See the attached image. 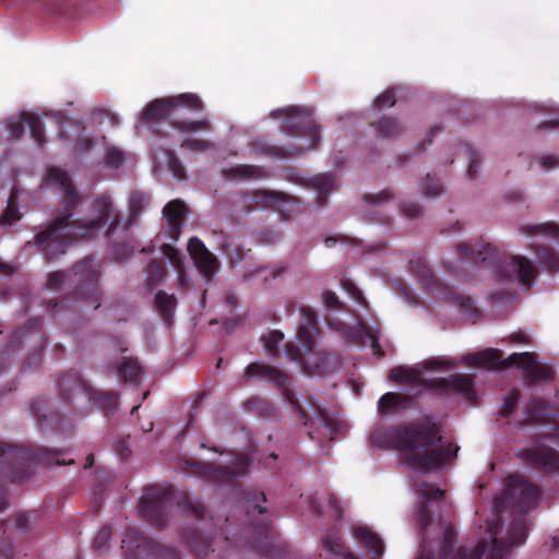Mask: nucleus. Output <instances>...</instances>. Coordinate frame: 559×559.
Segmentation results:
<instances>
[{
    "instance_id": "f257e3e1",
    "label": "nucleus",
    "mask_w": 559,
    "mask_h": 559,
    "mask_svg": "<svg viewBox=\"0 0 559 559\" xmlns=\"http://www.w3.org/2000/svg\"><path fill=\"white\" fill-rule=\"evenodd\" d=\"M504 487V493L496 498L492 508L479 515L473 538L467 544L457 545L453 527L447 524L442 542L432 557L421 552L417 559H503L511 546L523 543L526 530L523 522H516L504 532L500 511L509 504L528 509L538 497L537 487L521 475L509 476Z\"/></svg>"
},
{
    "instance_id": "f03ea898",
    "label": "nucleus",
    "mask_w": 559,
    "mask_h": 559,
    "mask_svg": "<svg viewBox=\"0 0 559 559\" xmlns=\"http://www.w3.org/2000/svg\"><path fill=\"white\" fill-rule=\"evenodd\" d=\"M370 441L378 449L397 450L403 465L421 472L442 468L459 451V447L441 438L436 424L427 418L404 428L379 426L371 432Z\"/></svg>"
},
{
    "instance_id": "7ed1b4c3",
    "label": "nucleus",
    "mask_w": 559,
    "mask_h": 559,
    "mask_svg": "<svg viewBox=\"0 0 559 559\" xmlns=\"http://www.w3.org/2000/svg\"><path fill=\"white\" fill-rule=\"evenodd\" d=\"M117 215L112 210L110 199L102 197L97 200L93 216L83 222H70L68 216L56 218L53 224L37 236L36 243L48 257H56L66 251V246L72 239H95L105 237L112 231Z\"/></svg>"
},
{
    "instance_id": "20e7f679",
    "label": "nucleus",
    "mask_w": 559,
    "mask_h": 559,
    "mask_svg": "<svg viewBox=\"0 0 559 559\" xmlns=\"http://www.w3.org/2000/svg\"><path fill=\"white\" fill-rule=\"evenodd\" d=\"M456 360L451 357H432L421 364V368L399 367L391 370L390 379L393 382L407 384L412 388H420L423 382L430 381L433 389L441 393H460L467 400H474L472 380L468 376H455L451 380L435 378V373H443L456 366Z\"/></svg>"
},
{
    "instance_id": "39448f33",
    "label": "nucleus",
    "mask_w": 559,
    "mask_h": 559,
    "mask_svg": "<svg viewBox=\"0 0 559 559\" xmlns=\"http://www.w3.org/2000/svg\"><path fill=\"white\" fill-rule=\"evenodd\" d=\"M467 366L496 369L499 366H518L526 377L532 380H546L552 374L551 368L537 360L532 353H513L503 358L502 353L496 348L465 355L461 358Z\"/></svg>"
},
{
    "instance_id": "423d86ee",
    "label": "nucleus",
    "mask_w": 559,
    "mask_h": 559,
    "mask_svg": "<svg viewBox=\"0 0 559 559\" xmlns=\"http://www.w3.org/2000/svg\"><path fill=\"white\" fill-rule=\"evenodd\" d=\"M304 325L299 328L297 332L298 342L302 345L305 356L301 350L293 345L285 348L286 355L294 361L300 364L305 369L310 371H320L324 369V362L326 357L320 353L314 352V343L318 336V330L316 328V316L314 313L306 309L302 312Z\"/></svg>"
},
{
    "instance_id": "0eeeda50",
    "label": "nucleus",
    "mask_w": 559,
    "mask_h": 559,
    "mask_svg": "<svg viewBox=\"0 0 559 559\" xmlns=\"http://www.w3.org/2000/svg\"><path fill=\"white\" fill-rule=\"evenodd\" d=\"M201 111L203 104L200 97L193 93H183L176 96L157 98L151 102L140 114L142 121H152L175 114L179 110Z\"/></svg>"
},
{
    "instance_id": "6e6552de",
    "label": "nucleus",
    "mask_w": 559,
    "mask_h": 559,
    "mask_svg": "<svg viewBox=\"0 0 559 559\" xmlns=\"http://www.w3.org/2000/svg\"><path fill=\"white\" fill-rule=\"evenodd\" d=\"M274 117L282 119V128L285 130L297 129L302 134H309L313 146L319 139L317 126L311 120L309 111L296 107H287L273 112Z\"/></svg>"
},
{
    "instance_id": "1a4fd4ad",
    "label": "nucleus",
    "mask_w": 559,
    "mask_h": 559,
    "mask_svg": "<svg viewBox=\"0 0 559 559\" xmlns=\"http://www.w3.org/2000/svg\"><path fill=\"white\" fill-rule=\"evenodd\" d=\"M182 134L180 136L181 146L192 153L205 152L212 147L211 143L200 138L203 132L210 131V122L201 119L194 122L178 123Z\"/></svg>"
},
{
    "instance_id": "9d476101",
    "label": "nucleus",
    "mask_w": 559,
    "mask_h": 559,
    "mask_svg": "<svg viewBox=\"0 0 559 559\" xmlns=\"http://www.w3.org/2000/svg\"><path fill=\"white\" fill-rule=\"evenodd\" d=\"M501 272L504 278L515 280L523 286L530 285L536 275V269L522 255L507 258L502 262Z\"/></svg>"
},
{
    "instance_id": "9b49d317",
    "label": "nucleus",
    "mask_w": 559,
    "mask_h": 559,
    "mask_svg": "<svg viewBox=\"0 0 559 559\" xmlns=\"http://www.w3.org/2000/svg\"><path fill=\"white\" fill-rule=\"evenodd\" d=\"M24 126H27L35 141L38 143L43 142L40 120L36 115L31 112L12 117L5 121V131L9 138L12 140L19 139L24 132Z\"/></svg>"
},
{
    "instance_id": "f8f14e48",
    "label": "nucleus",
    "mask_w": 559,
    "mask_h": 559,
    "mask_svg": "<svg viewBox=\"0 0 559 559\" xmlns=\"http://www.w3.org/2000/svg\"><path fill=\"white\" fill-rule=\"evenodd\" d=\"M188 251L197 269L204 277H212L217 271L215 257L205 248L203 242L191 237L188 242Z\"/></svg>"
},
{
    "instance_id": "ddd939ff",
    "label": "nucleus",
    "mask_w": 559,
    "mask_h": 559,
    "mask_svg": "<svg viewBox=\"0 0 559 559\" xmlns=\"http://www.w3.org/2000/svg\"><path fill=\"white\" fill-rule=\"evenodd\" d=\"M354 536L357 542L373 556L383 554V542L368 525L356 523L353 527Z\"/></svg>"
},
{
    "instance_id": "4468645a",
    "label": "nucleus",
    "mask_w": 559,
    "mask_h": 559,
    "mask_svg": "<svg viewBox=\"0 0 559 559\" xmlns=\"http://www.w3.org/2000/svg\"><path fill=\"white\" fill-rule=\"evenodd\" d=\"M522 455L524 460L532 464L544 467L548 471L559 472V454L549 448L539 447L533 450H527Z\"/></svg>"
},
{
    "instance_id": "2eb2a0df",
    "label": "nucleus",
    "mask_w": 559,
    "mask_h": 559,
    "mask_svg": "<svg viewBox=\"0 0 559 559\" xmlns=\"http://www.w3.org/2000/svg\"><path fill=\"white\" fill-rule=\"evenodd\" d=\"M45 187L59 190L68 202L73 203L75 194L71 178L60 168H50L47 171Z\"/></svg>"
},
{
    "instance_id": "dca6fc26",
    "label": "nucleus",
    "mask_w": 559,
    "mask_h": 559,
    "mask_svg": "<svg viewBox=\"0 0 559 559\" xmlns=\"http://www.w3.org/2000/svg\"><path fill=\"white\" fill-rule=\"evenodd\" d=\"M163 213L168 223L170 238L176 240L181 233L180 228L186 214V207L179 201H170L165 205Z\"/></svg>"
},
{
    "instance_id": "f3484780",
    "label": "nucleus",
    "mask_w": 559,
    "mask_h": 559,
    "mask_svg": "<svg viewBox=\"0 0 559 559\" xmlns=\"http://www.w3.org/2000/svg\"><path fill=\"white\" fill-rule=\"evenodd\" d=\"M246 374L250 378L275 382L277 385L285 382V376L280 370L265 365L252 364L247 368Z\"/></svg>"
},
{
    "instance_id": "a211bd4d",
    "label": "nucleus",
    "mask_w": 559,
    "mask_h": 559,
    "mask_svg": "<svg viewBox=\"0 0 559 559\" xmlns=\"http://www.w3.org/2000/svg\"><path fill=\"white\" fill-rule=\"evenodd\" d=\"M153 159L155 162L156 169L162 170L165 167L168 168L176 178L182 177L183 168L171 152H154Z\"/></svg>"
},
{
    "instance_id": "6ab92c4d",
    "label": "nucleus",
    "mask_w": 559,
    "mask_h": 559,
    "mask_svg": "<svg viewBox=\"0 0 559 559\" xmlns=\"http://www.w3.org/2000/svg\"><path fill=\"white\" fill-rule=\"evenodd\" d=\"M407 405V399L399 393L388 392L381 396L378 402L379 412L386 414L390 412L400 411Z\"/></svg>"
},
{
    "instance_id": "aec40b11",
    "label": "nucleus",
    "mask_w": 559,
    "mask_h": 559,
    "mask_svg": "<svg viewBox=\"0 0 559 559\" xmlns=\"http://www.w3.org/2000/svg\"><path fill=\"white\" fill-rule=\"evenodd\" d=\"M17 203H19V192L13 191L8 199L7 207L3 212V214L0 216V225L1 226H12L17 221L21 219V214H20V211L17 207Z\"/></svg>"
},
{
    "instance_id": "412c9836",
    "label": "nucleus",
    "mask_w": 559,
    "mask_h": 559,
    "mask_svg": "<svg viewBox=\"0 0 559 559\" xmlns=\"http://www.w3.org/2000/svg\"><path fill=\"white\" fill-rule=\"evenodd\" d=\"M323 549L325 552L333 555L335 559H359L344 549L340 537L336 534H331L324 537Z\"/></svg>"
},
{
    "instance_id": "4be33fe9",
    "label": "nucleus",
    "mask_w": 559,
    "mask_h": 559,
    "mask_svg": "<svg viewBox=\"0 0 559 559\" xmlns=\"http://www.w3.org/2000/svg\"><path fill=\"white\" fill-rule=\"evenodd\" d=\"M348 340H353L361 345H369L374 349L376 354L380 353L378 338L374 332L366 328L361 323L358 324L357 331L347 335Z\"/></svg>"
},
{
    "instance_id": "5701e85b",
    "label": "nucleus",
    "mask_w": 559,
    "mask_h": 559,
    "mask_svg": "<svg viewBox=\"0 0 559 559\" xmlns=\"http://www.w3.org/2000/svg\"><path fill=\"white\" fill-rule=\"evenodd\" d=\"M414 492L421 499L424 504H432V502H438L443 497L442 490L426 483L416 484L414 486Z\"/></svg>"
},
{
    "instance_id": "b1692460",
    "label": "nucleus",
    "mask_w": 559,
    "mask_h": 559,
    "mask_svg": "<svg viewBox=\"0 0 559 559\" xmlns=\"http://www.w3.org/2000/svg\"><path fill=\"white\" fill-rule=\"evenodd\" d=\"M141 373V368L138 362L130 358H122L119 365L118 374L124 382H134Z\"/></svg>"
},
{
    "instance_id": "393cba45",
    "label": "nucleus",
    "mask_w": 559,
    "mask_h": 559,
    "mask_svg": "<svg viewBox=\"0 0 559 559\" xmlns=\"http://www.w3.org/2000/svg\"><path fill=\"white\" fill-rule=\"evenodd\" d=\"M162 251L164 255L169 260L171 265L177 270L179 283L182 286H186L187 284L183 275V266L180 253L168 243H164L162 246Z\"/></svg>"
},
{
    "instance_id": "a878e982",
    "label": "nucleus",
    "mask_w": 559,
    "mask_h": 559,
    "mask_svg": "<svg viewBox=\"0 0 559 559\" xmlns=\"http://www.w3.org/2000/svg\"><path fill=\"white\" fill-rule=\"evenodd\" d=\"M225 175L230 180H239V179L259 177L261 175V169L255 166L239 165V166L227 169L225 171Z\"/></svg>"
},
{
    "instance_id": "bb28decb",
    "label": "nucleus",
    "mask_w": 559,
    "mask_h": 559,
    "mask_svg": "<svg viewBox=\"0 0 559 559\" xmlns=\"http://www.w3.org/2000/svg\"><path fill=\"white\" fill-rule=\"evenodd\" d=\"M284 340V334L280 331H272L263 337L264 348L271 355H277L278 346Z\"/></svg>"
},
{
    "instance_id": "cd10ccee",
    "label": "nucleus",
    "mask_w": 559,
    "mask_h": 559,
    "mask_svg": "<svg viewBox=\"0 0 559 559\" xmlns=\"http://www.w3.org/2000/svg\"><path fill=\"white\" fill-rule=\"evenodd\" d=\"M451 302L452 305L459 307L463 314L472 317L473 312L476 309L473 307V302L469 297L464 295H453L451 294Z\"/></svg>"
},
{
    "instance_id": "c85d7f7f",
    "label": "nucleus",
    "mask_w": 559,
    "mask_h": 559,
    "mask_svg": "<svg viewBox=\"0 0 559 559\" xmlns=\"http://www.w3.org/2000/svg\"><path fill=\"white\" fill-rule=\"evenodd\" d=\"M378 130L384 138H392L400 131V124L392 118H384L378 123Z\"/></svg>"
},
{
    "instance_id": "c756f323",
    "label": "nucleus",
    "mask_w": 559,
    "mask_h": 559,
    "mask_svg": "<svg viewBox=\"0 0 559 559\" xmlns=\"http://www.w3.org/2000/svg\"><path fill=\"white\" fill-rule=\"evenodd\" d=\"M156 306L166 314H169L175 308V299L173 295L158 292L155 296Z\"/></svg>"
},
{
    "instance_id": "7c9ffc66",
    "label": "nucleus",
    "mask_w": 559,
    "mask_h": 559,
    "mask_svg": "<svg viewBox=\"0 0 559 559\" xmlns=\"http://www.w3.org/2000/svg\"><path fill=\"white\" fill-rule=\"evenodd\" d=\"M106 163L112 167H118L123 160V154L120 150L107 146L105 151Z\"/></svg>"
},
{
    "instance_id": "2f4dec72",
    "label": "nucleus",
    "mask_w": 559,
    "mask_h": 559,
    "mask_svg": "<svg viewBox=\"0 0 559 559\" xmlns=\"http://www.w3.org/2000/svg\"><path fill=\"white\" fill-rule=\"evenodd\" d=\"M540 259L544 265L549 270H558L559 269V259L550 252L548 249H544L539 252Z\"/></svg>"
},
{
    "instance_id": "473e14b6",
    "label": "nucleus",
    "mask_w": 559,
    "mask_h": 559,
    "mask_svg": "<svg viewBox=\"0 0 559 559\" xmlns=\"http://www.w3.org/2000/svg\"><path fill=\"white\" fill-rule=\"evenodd\" d=\"M395 104V97L392 90H388L380 94L376 99V106L379 109L391 107Z\"/></svg>"
},
{
    "instance_id": "72a5a7b5",
    "label": "nucleus",
    "mask_w": 559,
    "mask_h": 559,
    "mask_svg": "<svg viewBox=\"0 0 559 559\" xmlns=\"http://www.w3.org/2000/svg\"><path fill=\"white\" fill-rule=\"evenodd\" d=\"M416 521L420 526V530L426 531L427 521L429 519V513L426 507H421L415 513Z\"/></svg>"
},
{
    "instance_id": "f704fd0d",
    "label": "nucleus",
    "mask_w": 559,
    "mask_h": 559,
    "mask_svg": "<svg viewBox=\"0 0 559 559\" xmlns=\"http://www.w3.org/2000/svg\"><path fill=\"white\" fill-rule=\"evenodd\" d=\"M516 401H518V393H514V392H513V393H511V394L506 399V401H504V403H503V405H502V409H501V411H502V413H503L504 415H508V414L512 411V408H513V406H514V404H515V402H516Z\"/></svg>"
},
{
    "instance_id": "c9c22d12",
    "label": "nucleus",
    "mask_w": 559,
    "mask_h": 559,
    "mask_svg": "<svg viewBox=\"0 0 559 559\" xmlns=\"http://www.w3.org/2000/svg\"><path fill=\"white\" fill-rule=\"evenodd\" d=\"M545 409V404L542 402H537L532 406L531 409V418L532 420H539L543 416V411Z\"/></svg>"
},
{
    "instance_id": "e433bc0d",
    "label": "nucleus",
    "mask_w": 559,
    "mask_h": 559,
    "mask_svg": "<svg viewBox=\"0 0 559 559\" xmlns=\"http://www.w3.org/2000/svg\"><path fill=\"white\" fill-rule=\"evenodd\" d=\"M322 300H323V302H324L328 307H334V306H336V305H337V302H338V298H337V296H336L334 293L329 292V290H326V292H324V293L322 294Z\"/></svg>"
},
{
    "instance_id": "4c0bfd02",
    "label": "nucleus",
    "mask_w": 559,
    "mask_h": 559,
    "mask_svg": "<svg viewBox=\"0 0 559 559\" xmlns=\"http://www.w3.org/2000/svg\"><path fill=\"white\" fill-rule=\"evenodd\" d=\"M543 234H549L551 236H559V227L555 224H546L539 227Z\"/></svg>"
},
{
    "instance_id": "58836bf2",
    "label": "nucleus",
    "mask_w": 559,
    "mask_h": 559,
    "mask_svg": "<svg viewBox=\"0 0 559 559\" xmlns=\"http://www.w3.org/2000/svg\"><path fill=\"white\" fill-rule=\"evenodd\" d=\"M390 200V193L386 191L380 192L371 198L373 204H381Z\"/></svg>"
},
{
    "instance_id": "ea45409f",
    "label": "nucleus",
    "mask_w": 559,
    "mask_h": 559,
    "mask_svg": "<svg viewBox=\"0 0 559 559\" xmlns=\"http://www.w3.org/2000/svg\"><path fill=\"white\" fill-rule=\"evenodd\" d=\"M63 282V274L62 273H52L49 276L48 283L51 287H57Z\"/></svg>"
},
{
    "instance_id": "a19ab883",
    "label": "nucleus",
    "mask_w": 559,
    "mask_h": 559,
    "mask_svg": "<svg viewBox=\"0 0 559 559\" xmlns=\"http://www.w3.org/2000/svg\"><path fill=\"white\" fill-rule=\"evenodd\" d=\"M236 465L239 466V468L231 472V475L234 476L240 475L243 472L245 467L247 466V459L243 456L237 457Z\"/></svg>"
},
{
    "instance_id": "79ce46f5",
    "label": "nucleus",
    "mask_w": 559,
    "mask_h": 559,
    "mask_svg": "<svg viewBox=\"0 0 559 559\" xmlns=\"http://www.w3.org/2000/svg\"><path fill=\"white\" fill-rule=\"evenodd\" d=\"M459 250L461 251L463 257H465L467 259H475V257H474L475 252L469 245H461L459 247Z\"/></svg>"
},
{
    "instance_id": "37998d69",
    "label": "nucleus",
    "mask_w": 559,
    "mask_h": 559,
    "mask_svg": "<svg viewBox=\"0 0 559 559\" xmlns=\"http://www.w3.org/2000/svg\"><path fill=\"white\" fill-rule=\"evenodd\" d=\"M150 273L155 277V278H159L162 277L163 273H164V269L163 266L158 265V264H152L150 266Z\"/></svg>"
},
{
    "instance_id": "c03bdc74",
    "label": "nucleus",
    "mask_w": 559,
    "mask_h": 559,
    "mask_svg": "<svg viewBox=\"0 0 559 559\" xmlns=\"http://www.w3.org/2000/svg\"><path fill=\"white\" fill-rule=\"evenodd\" d=\"M345 288L348 290V293H349L350 295H353V297H354L355 299H359V298H360V293H359V290L355 287V285H354L353 283H350V282L346 283V284H345Z\"/></svg>"
},
{
    "instance_id": "a18cd8bd",
    "label": "nucleus",
    "mask_w": 559,
    "mask_h": 559,
    "mask_svg": "<svg viewBox=\"0 0 559 559\" xmlns=\"http://www.w3.org/2000/svg\"><path fill=\"white\" fill-rule=\"evenodd\" d=\"M318 180L320 181V187L324 190H328V188L332 186V179L329 176H322L318 178Z\"/></svg>"
},
{
    "instance_id": "49530a36",
    "label": "nucleus",
    "mask_w": 559,
    "mask_h": 559,
    "mask_svg": "<svg viewBox=\"0 0 559 559\" xmlns=\"http://www.w3.org/2000/svg\"><path fill=\"white\" fill-rule=\"evenodd\" d=\"M145 200L140 195V194H134L132 195V199H131V203H132V207H138L140 209L142 206V204H144Z\"/></svg>"
},
{
    "instance_id": "de8ad7c7",
    "label": "nucleus",
    "mask_w": 559,
    "mask_h": 559,
    "mask_svg": "<svg viewBox=\"0 0 559 559\" xmlns=\"http://www.w3.org/2000/svg\"><path fill=\"white\" fill-rule=\"evenodd\" d=\"M549 547L551 549H557L559 550V531L556 532L552 537L550 538L549 543H548Z\"/></svg>"
},
{
    "instance_id": "09e8293b",
    "label": "nucleus",
    "mask_w": 559,
    "mask_h": 559,
    "mask_svg": "<svg viewBox=\"0 0 559 559\" xmlns=\"http://www.w3.org/2000/svg\"><path fill=\"white\" fill-rule=\"evenodd\" d=\"M13 273V269L9 264H0V275H9Z\"/></svg>"
},
{
    "instance_id": "8fccbe9b",
    "label": "nucleus",
    "mask_w": 559,
    "mask_h": 559,
    "mask_svg": "<svg viewBox=\"0 0 559 559\" xmlns=\"http://www.w3.org/2000/svg\"><path fill=\"white\" fill-rule=\"evenodd\" d=\"M74 390L76 391L78 394L86 396V389L81 382L76 381L74 383Z\"/></svg>"
},
{
    "instance_id": "3c124183",
    "label": "nucleus",
    "mask_w": 559,
    "mask_h": 559,
    "mask_svg": "<svg viewBox=\"0 0 559 559\" xmlns=\"http://www.w3.org/2000/svg\"><path fill=\"white\" fill-rule=\"evenodd\" d=\"M512 340L515 341V342H526V338L524 335L522 334H519V335H515V336H512Z\"/></svg>"
},
{
    "instance_id": "603ef678",
    "label": "nucleus",
    "mask_w": 559,
    "mask_h": 559,
    "mask_svg": "<svg viewBox=\"0 0 559 559\" xmlns=\"http://www.w3.org/2000/svg\"><path fill=\"white\" fill-rule=\"evenodd\" d=\"M93 463H94V459H93V456H92V455H88V456L86 457L85 467H90V466H92V465H93Z\"/></svg>"
},
{
    "instance_id": "864d4df0",
    "label": "nucleus",
    "mask_w": 559,
    "mask_h": 559,
    "mask_svg": "<svg viewBox=\"0 0 559 559\" xmlns=\"http://www.w3.org/2000/svg\"><path fill=\"white\" fill-rule=\"evenodd\" d=\"M133 538L132 534H129L127 538L122 539V547H128L129 539L131 540Z\"/></svg>"
},
{
    "instance_id": "5fc2aeb1",
    "label": "nucleus",
    "mask_w": 559,
    "mask_h": 559,
    "mask_svg": "<svg viewBox=\"0 0 559 559\" xmlns=\"http://www.w3.org/2000/svg\"><path fill=\"white\" fill-rule=\"evenodd\" d=\"M90 144H91L90 139H82V140H80V147L83 146V145L90 146Z\"/></svg>"
},
{
    "instance_id": "6e6d98bb",
    "label": "nucleus",
    "mask_w": 559,
    "mask_h": 559,
    "mask_svg": "<svg viewBox=\"0 0 559 559\" xmlns=\"http://www.w3.org/2000/svg\"><path fill=\"white\" fill-rule=\"evenodd\" d=\"M108 401L110 404H116V396L115 395H109L108 396Z\"/></svg>"
},
{
    "instance_id": "4d7b16f0",
    "label": "nucleus",
    "mask_w": 559,
    "mask_h": 559,
    "mask_svg": "<svg viewBox=\"0 0 559 559\" xmlns=\"http://www.w3.org/2000/svg\"><path fill=\"white\" fill-rule=\"evenodd\" d=\"M406 296H407V299L409 300V302H414L415 301V297L409 295L408 293H406Z\"/></svg>"
},
{
    "instance_id": "13d9d810",
    "label": "nucleus",
    "mask_w": 559,
    "mask_h": 559,
    "mask_svg": "<svg viewBox=\"0 0 559 559\" xmlns=\"http://www.w3.org/2000/svg\"><path fill=\"white\" fill-rule=\"evenodd\" d=\"M5 453V447L4 445H0V454H4Z\"/></svg>"
},
{
    "instance_id": "bf43d9fd",
    "label": "nucleus",
    "mask_w": 559,
    "mask_h": 559,
    "mask_svg": "<svg viewBox=\"0 0 559 559\" xmlns=\"http://www.w3.org/2000/svg\"><path fill=\"white\" fill-rule=\"evenodd\" d=\"M255 509H258L259 513H263L264 512V510L261 507H257Z\"/></svg>"
},
{
    "instance_id": "052dcab7",
    "label": "nucleus",
    "mask_w": 559,
    "mask_h": 559,
    "mask_svg": "<svg viewBox=\"0 0 559 559\" xmlns=\"http://www.w3.org/2000/svg\"><path fill=\"white\" fill-rule=\"evenodd\" d=\"M555 123L559 126V117L555 119Z\"/></svg>"
},
{
    "instance_id": "680f3d73",
    "label": "nucleus",
    "mask_w": 559,
    "mask_h": 559,
    "mask_svg": "<svg viewBox=\"0 0 559 559\" xmlns=\"http://www.w3.org/2000/svg\"><path fill=\"white\" fill-rule=\"evenodd\" d=\"M139 406H133L132 413H134L138 409Z\"/></svg>"
},
{
    "instance_id": "e2e57ef3",
    "label": "nucleus",
    "mask_w": 559,
    "mask_h": 559,
    "mask_svg": "<svg viewBox=\"0 0 559 559\" xmlns=\"http://www.w3.org/2000/svg\"><path fill=\"white\" fill-rule=\"evenodd\" d=\"M330 241H334V239H332V238L326 239V242H330Z\"/></svg>"
},
{
    "instance_id": "0e129e2a",
    "label": "nucleus",
    "mask_w": 559,
    "mask_h": 559,
    "mask_svg": "<svg viewBox=\"0 0 559 559\" xmlns=\"http://www.w3.org/2000/svg\"><path fill=\"white\" fill-rule=\"evenodd\" d=\"M99 539H100V537H97V539H96L97 545H99Z\"/></svg>"
}]
</instances>
